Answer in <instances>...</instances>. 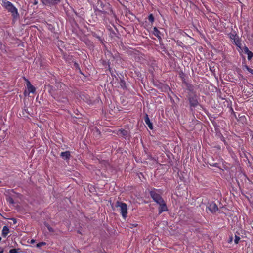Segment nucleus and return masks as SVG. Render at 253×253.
<instances>
[{
  "mask_svg": "<svg viewBox=\"0 0 253 253\" xmlns=\"http://www.w3.org/2000/svg\"><path fill=\"white\" fill-rule=\"evenodd\" d=\"M33 4H34V5H36V4H38V0H34V1Z\"/></svg>",
  "mask_w": 253,
  "mask_h": 253,
  "instance_id": "33",
  "label": "nucleus"
},
{
  "mask_svg": "<svg viewBox=\"0 0 253 253\" xmlns=\"http://www.w3.org/2000/svg\"><path fill=\"white\" fill-rule=\"evenodd\" d=\"M55 87L57 91L58 90L59 91L62 92V90H64V87H65V85L61 82H56Z\"/></svg>",
  "mask_w": 253,
  "mask_h": 253,
  "instance_id": "12",
  "label": "nucleus"
},
{
  "mask_svg": "<svg viewBox=\"0 0 253 253\" xmlns=\"http://www.w3.org/2000/svg\"><path fill=\"white\" fill-rule=\"evenodd\" d=\"M74 66H75L76 68H79V65H78V64H77V63H74Z\"/></svg>",
  "mask_w": 253,
  "mask_h": 253,
  "instance_id": "34",
  "label": "nucleus"
},
{
  "mask_svg": "<svg viewBox=\"0 0 253 253\" xmlns=\"http://www.w3.org/2000/svg\"><path fill=\"white\" fill-rule=\"evenodd\" d=\"M148 20L151 23H153L155 20L154 17L152 14H150L148 16Z\"/></svg>",
  "mask_w": 253,
  "mask_h": 253,
  "instance_id": "20",
  "label": "nucleus"
},
{
  "mask_svg": "<svg viewBox=\"0 0 253 253\" xmlns=\"http://www.w3.org/2000/svg\"><path fill=\"white\" fill-rule=\"evenodd\" d=\"M207 208L209 210V211L212 213L215 212L218 210L217 206L214 202H211L210 203Z\"/></svg>",
  "mask_w": 253,
  "mask_h": 253,
  "instance_id": "9",
  "label": "nucleus"
},
{
  "mask_svg": "<svg viewBox=\"0 0 253 253\" xmlns=\"http://www.w3.org/2000/svg\"><path fill=\"white\" fill-rule=\"evenodd\" d=\"M9 232V228L7 226H4L3 227L2 230V236L4 237H6V236L8 234Z\"/></svg>",
  "mask_w": 253,
  "mask_h": 253,
  "instance_id": "17",
  "label": "nucleus"
},
{
  "mask_svg": "<svg viewBox=\"0 0 253 253\" xmlns=\"http://www.w3.org/2000/svg\"><path fill=\"white\" fill-rule=\"evenodd\" d=\"M187 97L191 109H192L193 108H195L198 106L199 105L198 101V97L196 94H192L191 93H188Z\"/></svg>",
  "mask_w": 253,
  "mask_h": 253,
  "instance_id": "4",
  "label": "nucleus"
},
{
  "mask_svg": "<svg viewBox=\"0 0 253 253\" xmlns=\"http://www.w3.org/2000/svg\"><path fill=\"white\" fill-rule=\"evenodd\" d=\"M35 240H34V239H32V240H31V241H30V243H35Z\"/></svg>",
  "mask_w": 253,
  "mask_h": 253,
  "instance_id": "36",
  "label": "nucleus"
},
{
  "mask_svg": "<svg viewBox=\"0 0 253 253\" xmlns=\"http://www.w3.org/2000/svg\"><path fill=\"white\" fill-rule=\"evenodd\" d=\"M47 227L48 230L50 232H54L53 229L52 227H51L50 226H47Z\"/></svg>",
  "mask_w": 253,
  "mask_h": 253,
  "instance_id": "31",
  "label": "nucleus"
},
{
  "mask_svg": "<svg viewBox=\"0 0 253 253\" xmlns=\"http://www.w3.org/2000/svg\"><path fill=\"white\" fill-rule=\"evenodd\" d=\"M19 249H13L9 251V253H17Z\"/></svg>",
  "mask_w": 253,
  "mask_h": 253,
  "instance_id": "27",
  "label": "nucleus"
},
{
  "mask_svg": "<svg viewBox=\"0 0 253 253\" xmlns=\"http://www.w3.org/2000/svg\"><path fill=\"white\" fill-rule=\"evenodd\" d=\"M145 122L147 125L148 126L150 129H153V126L152 123L150 122V120L149 118L148 115L146 114L145 118H144Z\"/></svg>",
  "mask_w": 253,
  "mask_h": 253,
  "instance_id": "15",
  "label": "nucleus"
},
{
  "mask_svg": "<svg viewBox=\"0 0 253 253\" xmlns=\"http://www.w3.org/2000/svg\"><path fill=\"white\" fill-rule=\"evenodd\" d=\"M240 240V238L239 236L235 235L234 242L236 244H238L239 243Z\"/></svg>",
  "mask_w": 253,
  "mask_h": 253,
  "instance_id": "26",
  "label": "nucleus"
},
{
  "mask_svg": "<svg viewBox=\"0 0 253 253\" xmlns=\"http://www.w3.org/2000/svg\"><path fill=\"white\" fill-rule=\"evenodd\" d=\"M209 164L211 166H213L215 167H218L219 164L217 163H214V162H209Z\"/></svg>",
  "mask_w": 253,
  "mask_h": 253,
  "instance_id": "24",
  "label": "nucleus"
},
{
  "mask_svg": "<svg viewBox=\"0 0 253 253\" xmlns=\"http://www.w3.org/2000/svg\"><path fill=\"white\" fill-rule=\"evenodd\" d=\"M1 181H0V183H1Z\"/></svg>",
  "mask_w": 253,
  "mask_h": 253,
  "instance_id": "40",
  "label": "nucleus"
},
{
  "mask_svg": "<svg viewBox=\"0 0 253 253\" xmlns=\"http://www.w3.org/2000/svg\"><path fill=\"white\" fill-rule=\"evenodd\" d=\"M2 5L8 12L11 14L13 21L17 20L19 18L17 9L11 2L6 0H2Z\"/></svg>",
  "mask_w": 253,
  "mask_h": 253,
  "instance_id": "1",
  "label": "nucleus"
},
{
  "mask_svg": "<svg viewBox=\"0 0 253 253\" xmlns=\"http://www.w3.org/2000/svg\"><path fill=\"white\" fill-rule=\"evenodd\" d=\"M60 1L61 0H43V4L55 5L58 4Z\"/></svg>",
  "mask_w": 253,
  "mask_h": 253,
  "instance_id": "11",
  "label": "nucleus"
},
{
  "mask_svg": "<svg viewBox=\"0 0 253 253\" xmlns=\"http://www.w3.org/2000/svg\"><path fill=\"white\" fill-rule=\"evenodd\" d=\"M125 85V82L123 80H121L120 85L122 87H124Z\"/></svg>",
  "mask_w": 253,
  "mask_h": 253,
  "instance_id": "29",
  "label": "nucleus"
},
{
  "mask_svg": "<svg viewBox=\"0 0 253 253\" xmlns=\"http://www.w3.org/2000/svg\"><path fill=\"white\" fill-rule=\"evenodd\" d=\"M132 227H136L137 226V224H133L131 225Z\"/></svg>",
  "mask_w": 253,
  "mask_h": 253,
  "instance_id": "37",
  "label": "nucleus"
},
{
  "mask_svg": "<svg viewBox=\"0 0 253 253\" xmlns=\"http://www.w3.org/2000/svg\"><path fill=\"white\" fill-rule=\"evenodd\" d=\"M237 37H238L237 36L236 34H235V35H234V34H231L230 35V38L231 39H233V40H234V39L237 38Z\"/></svg>",
  "mask_w": 253,
  "mask_h": 253,
  "instance_id": "30",
  "label": "nucleus"
},
{
  "mask_svg": "<svg viewBox=\"0 0 253 253\" xmlns=\"http://www.w3.org/2000/svg\"><path fill=\"white\" fill-rule=\"evenodd\" d=\"M159 214H160L164 211H168V208L167 205L164 201L162 203L159 204Z\"/></svg>",
  "mask_w": 253,
  "mask_h": 253,
  "instance_id": "8",
  "label": "nucleus"
},
{
  "mask_svg": "<svg viewBox=\"0 0 253 253\" xmlns=\"http://www.w3.org/2000/svg\"><path fill=\"white\" fill-rule=\"evenodd\" d=\"M11 220L13 221V224H14L17 223V220L15 218H11Z\"/></svg>",
  "mask_w": 253,
  "mask_h": 253,
  "instance_id": "32",
  "label": "nucleus"
},
{
  "mask_svg": "<svg viewBox=\"0 0 253 253\" xmlns=\"http://www.w3.org/2000/svg\"><path fill=\"white\" fill-rule=\"evenodd\" d=\"M234 42L235 43V44L240 47V45H241V42L239 39V38L238 37H237V38L236 39H234Z\"/></svg>",
  "mask_w": 253,
  "mask_h": 253,
  "instance_id": "19",
  "label": "nucleus"
},
{
  "mask_svg": "<svg viewBox=\"0 0 253 253\" xmlns=\"http://www.w3.org/2000/svg\"><path fill=\"white\" fill-rule=\"evenodd\" d=\"M247 54L248 55V59L249 60H250L253 57V53L251 51H250L249 52L247 53Z\"/></svg>",
  "mask_w": 253,
  "mask_h": 253,
  "instance_id": "22",
  "label": "nucleus"
},
{
  "mask_svg": "<svg viewBox=\"0 0 253 253\" xmlns=\"http://www.w3.org/2000/svg\"><path fill=\"white\" fill-rule=\"evenodd\" d=\"M27 109H24V110H25V111H27Z\"/></svg>",
  "mask_w": 253,
  "mask_h": 253,
  "instance_id": "39",
  "label": "nucleus"
},
{
  "mask_svg": "<svg viewBox=\"0 0 253 253\" xmlns=\"http://www.w3.org/2000/svg\"><path fill=\"white\" fill-rule=\"evenodd\" d=\"M95 11L98 12L99 15L100 14H105L110 10V5L107 3H103L101 1H98Z\"/></svg>",
  "mask_w": 253,
  "mask_h": 253,
  "instance_id": "2",
  "label": "nucleus"
},
{
  "mask_svg": "<svg viewBox=\"0 0 253 253\" xmlns=\"http://www.w3.org/2000/svg\"><path fill=\"white\" fill-rule=\"evenodd\" d=\"M150 195L153 200L158 204L162 203L163 201H164L161 195L157 193L155 190L150 191Z\"/></svg>",
  "mask_w": 253,
  "mask_h": 253,
  "instance_id": "5",
  "label": "nucleus"
},
{
  "mask_svg": "<svg viewBox=\"0 0 253 253\" xmlns=\"http://www.w3.org/2000/svg\"><path fill=\"white\" fill-rule=\"evenodd\" d=\"M62 92L59 91V93L54 98L59 102H61L64 104H67L68 103V99L67 97L62 94Z\"/></svg>",
  "mask_w": 253,
  "mask_h": 253,
  "instance_id": "6",
  "label": "nucleus"
},
{
  "mask_svg": "<svg viewBox=\"0 0 253 253\" xmlns=\"http://www.w3.org/2000/svg\"><path fill=\"white\" fill-rule=\"evenodd\" d=\"M41 1L42 2V3H43V0H41Z\"/></svg>",
  "mask_w": 253,
  "mask_h": 253,
  "instance_id": "38",
  "label": "nucleus"
},
{
  "mask_svg": "<svg viewBox=\"0 0 253 253\" xmlns=\"http://www.w3.org/2000/svg\"><path fill=\"white\" fill-rule=\"evenodd\" d=\"M46 245V243L44 242H39L36 245V247L38 248L41 247L42 246H44Z\"/></svg>",
  "mask_w": 253,
  "mask_h": 253,
  "instance_id": "23",
  "label": "nucleus"
},
{
  "mask_svg": "<svg viewBox=\"0 0 253 253\" xmlns=\"http://www.w3.org/2000/svg\"><path fill=\"white\" fill-rule=\"evenodd\" d=\"M115 206L120 208V213L124 219H126L127 216V205L122 202L117 201Z\"/></svg>",
  "mask_w": 253,
  "mask_h": 253,
  "instance_id": "3",
  "label": "nucleus"
},
{
  "mask_svg": "<svg viewBox=\"0 0 253 253\" xmlns=\"http://www.w3.org/2000/svg\"><path fill=\"white\" fill-rule=\"evenodd\" d=\"M117 134L124 137H126L127 136L128 132L127 131L124 129H120L118 130Z\"/></svg>",
  "mask_w": 253,
  "mask_h": 253,
  "instance_id": "16",
  "label": "nucleus"
},
{
  "mask_svg": "<svg viewBox=\"0 0 253 253\" xmlns=\"http://www.w3.org/2000/svg\"><path fill=\"white\" fill-rule=\"evenodd\" d=\"M3 252V250L1 249V248L0 247V253H2Z\"/></svg>",
  "mask_w": 253,
  "mask_h": 253,
  "instance_id": "35",
  "label": "nucleus"
},
{
  "mask_svg": "<svg viewBox=\"0 0 253 253\" xmlns=\"http://www.w3.org/2000/svg\"><path fill=\"white\" fill-rule=\"evenodd\" d=\"M245 67L250 73L253 75V69H252L251 68H249L247 65H245Z\"/></svg>",
  "mask_w": 253,
  "mask_h": 253,
  "instance_id": "25",
  "label": "nucleus"
},
{
  "mask_svg": "<svg viewBox=\"0 0 253 253\" xmlns=\"http://www.w3.org/2000/svg\"><path fill=\"white\" fill-rule=\"evenodd\" d=\"M25 80L27 81L26 85L28 91L29 92L34 93L36 90L35 88L31 84L30 82L28 80Z\"/></svg>",
  "mask_w": 253,
  "mask_h": 253,
  "instance_id": "14",
  "label": "nucleus"
},
{
  "mask_svg": "<svg viewBox=\"0 0 253 253\" xmlns=\"http://www.w3.org/2000/svg\"><path fill=\"white\" fill-rule=\"evenodd\" d=\"M46 86L48 88L49 93L53 98H54L55 96L59 93V91H57L55 87L51 86L50 84L47 85Z\"/></svg>",
  "mask_w": 253,
  "mask_h": 253,
  "instance_id": "7",
  "label": "nucleus"
},
{
  "mask_svg": "<svg viewBox=\"0 0 253 253\" xmlns=\"http://www.w3.org/2000/svg\"><path fill=\"white\" fill-rule=\"evenodd\" d=\"M60 156L64 160H69L71 157L70 152L69 151L62 152L60 154Z\"/></svg>",
  "mask_w": 253,
  "mask_h": 253,
  "instance_id": "13",
  "label": "nucleus"
},
{
  "mask_svg": "<svg viewBox=\"0 0 253 253\" xmlns=\"http://www.w3.org/2000/svg\"><path fill=\"white\" fill-rule=\"evenodd\" d=\"M243 50L244 52L247 54V53L249 52L250 51L249 50L247 46H245L243 48Z\"/></svg>",
  "mask_w": 253,
  "mask_h": 253,
  "instance_id": "28",
  "label": "nucleus"
},
{
  "mask_svg": "<svg viewBox=\"0 0 253 253\" xmlns=\"http://www.w3.org/2000/svg\"><path fill=\"white\" fill-rule=\"evenodd\" d=\"M6 200L11 204H13L14 203L13 198L10 196L7 197Z\"/></svg>",
  "mask_w": 253,
  "mask_h": 253,
  "instance_id": "21",
  "label": "nucleus"
},
{
  "mask_svg": "<svg viewBox=\"0 0 253 253\" xmlns=\"http://www.w3.org/2000/svg\"><path fill=\"white\" fill-rule=\"evenodd\" d=\"M185 85L187 90L189 91L188 93H191L192 94H196L195 91V86L193 84L186 83H185Z\"/></svg>",
  "mask_w": 253,
  "mask_h": 253,
  "instance_id": "10",
  "label": "nucleus"
},
{
  "mask_svg": "<svg viewBox=\"0 0 253 253\" xmlns=\"http://www.w3.org/2000/svg\"><path fill=\"white\" fill-rule=\"evenodd\" d=\"M153 34L156 36L157 38H158L159 39H160L161 38V36H160V32L158 30V29L156 27H155L154 28H153Z\"/></svg>",
  "mask_w": 253,
  "mask_h": 253,
  "instance_id": "18",
  "label": "nucleus"
}]
</instances>
